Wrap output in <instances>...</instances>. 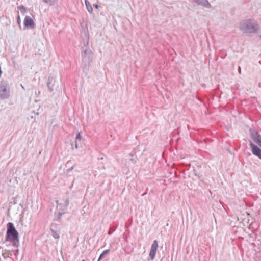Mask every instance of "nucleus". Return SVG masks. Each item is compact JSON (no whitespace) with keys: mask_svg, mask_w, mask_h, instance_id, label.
I'll use <instances>...</instances> for the list:
<instances>
[{"mask_svg":"<svg viewBox=\"0 0 261 261\" xmlns=\"http://www.w3.org/2000/svg\"><path fill=\"white\" fill-rule=\"evenodd\" d=\"M239 28L243 33L250 36L258 33L259 31V24L257 21L250 19L241 21Z\"/></svg>","mask_w":261,"mask_h":261,"instance_id":"1","label":"nucleus"},{"mask_svg":"<svg viewBox=\"0 0 261 261\" xmlns=\"http://www.w3.org/2000/svg\"><path fill=\"white\" fill-rule=\"evenodd\" d=\"M6 241L11 242L12 245L17 246L18 244V232L14 227V225L9 222L7 224V231H6Z\"/></svg>","mask_w":261,"mask_h":261,"instance_id":"2","label":"nucleus"},{"mask_svg":"<svg viewBox=\"0 0 261 261\" xmlns=\"http://www.w3.org/2000/svg\"><path fill=\"white\" fill-rule=\"evenodd\" d=\"M250 147H251L252 154L257 156L261 160V149L252 142L250 143Z\"/></svg>","mask_w":261,"mask_h":261,"instance_id":"3","label":"nucleus"},{"mask_svg":"<svg viewBox=\"0 0 261 261\" xmlns=\"http://www.w3.org/2000/svg\"><path fill=\"white\" fill-rule=\"evenodd\" d=\"M251 137L253 141L261 147V135L255 131H252L251 133Z\"/></svg>","mask_w":261,"mask_h":261,"instance_id":"4","label":"nucleus"},{"mask_svg":"<svg viewBox=\"0 0 261 261\" xmlns=\"http://www.w3.org/2000/svg\"><path fill=\"white\" fill-rule=\"evenodd\" d=\"M157 249L158 242L157 241L155 240L153 241V243H152V246H151L150 252H149V257H150L151 259H154Z\"/></svg>","mask_w":261,"mask_h":261,"instance_id":"5","label":"nucleus"},{"mask_svg":"<svg viewBox=\"0 0 261 261\" xmlns=\"http://www.w3.org/2000/svg\"><path fill=\"white\" fill-rule=\"evenodd\" d=\"M24 25L26 27H29L31 29L34 28L35 24L33 20L30 16H27L24 20Z\"/></svg>","mask_w":261,"mask_h":261,"instance_id":"6","label":"nucleus"},{"mask_svg":"<svg viewBox=\"0 0 261 261\" xmlns=\"http://www.w3.org/2000/svg\"><path fill=\"white\" fill-rule=\"evenodd\" d=\"M198 5L202 6L206 8H211L212 5L207 0H193Z\"/></svg>","mask_w":261,"mask_h":261,"instance_id":"7","label":"nucleus"},{"mask_svg":"<svg viewBox=\"0 0 261 261\" xmlns=\"http://www.w3.org/2000/svg\"><path fill=\"white\" fill-rule=\"evenodd\" d=\"M245 216L248 217L249 216V213H246V214L240 213L238 217V221L241 222L242 224H244L245 223H248L249 220L248 218H245Z\"/></svg>","mask_w":261,"mask_h":261,"instance_id":"8","label":"nucleus"},{"mask_svg":"<svg viewBox=\"0 0 261 261\" xmlns=\"http://www.w3.org/2000/svg\"><path fill=\"white\" fill-rule=\"evenodd\" d=\"M85 3L88 11L89 13H92L93 12V8L90 3L87 0H85Z\"/></svg>","mask_w":261,"mask_h":261,"instance_id":"9","label":"nucleus"},{"mask_svg":"<svg viewBox=\"0 0 261 261\" xmlns=\"http://www.w3.org/2000/svg\"><path fill=\"white\" fill-rule=\"evenodd\" d=\"M18 10L24 15L27 12L26 8L22 5L18 7Z\"/></svg>","mask_w":261,"mask_h":261,"instance_id":"10","label":"nucleus"},{"mask_svg":"<svg viewBox=\"0 0 261 261\" xmlns=\"http://www.w3.org/2000/svg\"><path fill=\"white\" fill-rule=\"evenodd\" d=\"M43 1L50 6H53L55 4L56 0H43Z\"/></svg>","mask_w":261,"mask_h":261,"instance_id":"11","label":"nucleus"},{"mask_svg":"<svg viewBox=\"0 0 261 261\" xmlns=\"http://www.w3.org/2000/svg\"><path fill=\"white\" fill-rule=\"evenodd\" d=\"M75 139H76V140L79 141H80L82 139V136H81L80 133H79L78 134H77L76 138Z\"/></svg>","mask_w":261,"mask_h":261,"instance_id":"12","label":"nucleus"},{"mask_svg":"<svg viewBox=\"0 0 261 261\" xmlns=\"http://www.w3.org/2000/svg\"><path fill=\"white\" fill-rule=\"evenodd\" d=\"M109 252H110V250H109V249L103 251V253H102V254L106 255V254H108Z\"/></svg>","mask_w":261,"mask_h":261,"instance_id":"13","label":"nucleus"},{"mask_svg":"<svg viewBox=\"0 0 261 261\" xmlns=\"http://www.w3.org/2000/svg\"><path fill=\"white\" fill-rule=\"evenodd\" d=\"M17 22L19 24H20V22H21V19H20V16L18 15L17 17Z\"/></svg>","mask_w":261,"mask_h":261,"instance_id":"14","label":"nucleus"},{"mask_svg":"<svg viewBox=\"0 0 261 261\" xmlns=\"http://www.w3.org/2000/svg\"><path fill=\"white\" fill-rule=\"evenodd\" d=\"M94 7H95V8L97 9L98 8L99 6H98V4H95L94 5Z\"/></svg>","mask_w":261,"mask_h":261,"instance_id":"15","label":"nucleus"},{"mask_svg":"<svg viewBox=\"0 0 261 261\" xmlns=\"http://www.w3.org/2000/svg\"><path fill=\"white\" fill-rule=\"evenodd\" d=\"M101 258H102V257H99V259H98V261L101 260Z\"/></svg>","mask_w":261,"mask_h":261,"instance_id":"16","label":"nucleus"},{"mask_svg":"<svg viewBox=\"0 0 261 261\" xmlns=\"http://www.w3.org/2000/svg\"><path fill=\"white\" fill-rule=\"evenodd\" d=\"M101 258H102V257H99V259H98V261L101 260Z\"/></svg>","mask_w":261,"mask_h":261,"instance_id":"17","label":"nucleus"},{"mask_svg":"<svg viewBox=\"0 0 261 261\" xmlns=\"http://www.w3.org/2000/svg\"><path fill=\"white\" fill-rule=\"evenodd\" d=\"M105 255H103L102 254H100V256H99V257H103V256H104Z\"/></svg>","mask_w":261,"mask_h":261,"instance_id":"18","label":"nucleus"},{"mask_svg":"<svg viewBox=\"0 0 261 261\" xmlns=\"http://www.w3.org/2000/svg\"><path fill=\"white\" fill-rule=\"evenodd\" d=\"M238 72H239V73L240 74V67L238 68Z\"/></svg>","mask_w":261,"mask_h":261,"instance_id":"19","label":"nucleus"},{"mask_svg":"<svg viewBox=\"0 0 261 261\" xmlns=\"http://www.w3.org/2000/svg\"><path fill=\"white\" fill-rule=\"evenodd\" d=\"M75 148H76V149L77 148V143L75 144Z\"/></svg>","mask_w":261,"mask_h":261,"instance_id":"20","label":"nucleus"},{"mask_svg":"<svg viewBox=\"0 0 261 261\" xmlns=\"http://www.w3.org/2000/svg\"><path fill=\"white\" fill-rule=\"evenodd\" d=\"M2 70H0V76H1V75H2Z\"/></svg>","mask_w":261,"mask_h":261,"instance_id":"21","label":"nucleus"},{"mask_svg":"<svg viewBox=\"0 0 261 261\" xmlns=\"http://www.w3.org/2000/svg\"><path fill=\"white\" fill-rule=\"evenodd\" d=\"M83 261H85L84 260H83Z\"/></svg>","mask_w":261,"mask_h":261,"instance_id":"22","label":"nucleus"}]
</instances>
